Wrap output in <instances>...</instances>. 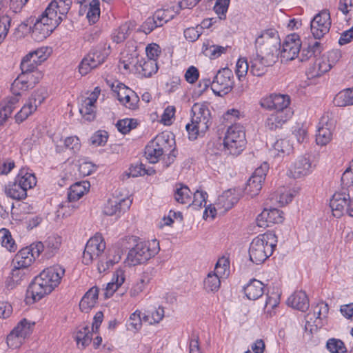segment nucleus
Listing matches in <instances>:
<instances>
[{"instance_id": "obj_1", "label": "nucleus", "mask_w": 353, "mask_h": 353, "mask_svg": "<svg viewBox=\"0 0 353 353\" xmlns=\"http://www.w3.org/2000/svg\"><path fill=\"white\" fill-rule=\"evenodd\" d=\"M64 274L65 269L59 265L43 270L30 284L27 290L28 298L30 296L34 302L41 300L60 283Z\"/></svg>"}, {"instance_id": "obj_2", "label": "nucleus", "mask_w": 353, "mask_h": 353, "mask_svg": "<svg viewBox=\"0 0 353 353\" xmlns=\"http://www.w3.org/2000/svg\"><path fill=\"white\" fill-rule=\"evenodd\" d=\"M256 54L269 62L276 63L279 55L281 42L278 32L273 28L263 30L256 39Z\"/></svg>"}, {"instance_id": "obj_3", "label": "nucleus", "mask_w": 353, "mask_h": 353, "mask_svg": "<svg viewBox=\"0 0 353 353\" xmlns=\"http://www.w3.org/2000/svg\"><path fill=\"white\" fill-rule=\"evenodd\" d=\"M276 243V236L271 232H265L254 238L249 248L250 261L255 264L263 263L273 254Z\"/></svg>"}, {"instance_id": "obj_4", "label": "nucleus", "mask_w": 353, "mask_h": 353, "mask_svg": "<svg viewBox=\"0 0 353 353\" xmlns=\"http://www.w3.org/2000/svg\"><path fill=\"white\" fill-rule=\"evenodd\" d=\"M105 249V243L101 234H96L87 242L83 253V263L89 265L94 259H99L98 270L100 272H105L112 267L115 262L112 260L103 261V254Z\"/></svg>"}, {"instance_id": "obj_5", "label": "nucleus", "mask_w": 353, "mask_h": 353, "mask_svg": "<svg viewBox=\"0 0 353 353\" xmlns=\"http://www.w3.org/2000/svg\"><path fill=\"white\" fill-rule=\"evenodd\" d=\"M174 144L172 135L168 132H163L148 143L145 148V156L151 163L158 162L159 158L168 151L170 152V155L174 157V150L171 149Z\"/></svg>"}, {"instance_id": "obj_6", "label": "nucleus", "mask_w": 353, "mask_h": 353, "mask_svg": "<svg viewBox=\"0 0 353 353\" xmlns=\"http://www.w3.org/2000/svg\"><path fill=\"white\" fill-rule=\"evenodd\" d=\"M223 150L227 154L238 156L246 145L244 128L239 124L230 126L223 139Z\"/></svg>"}, {"instance_id": "obj_7", "label": "nucleus", "mask_w": 353, "mask_h": 353, "mask_svg": "<svg viewBox=\"0 0 353 353\" xmlns=\"http://www.w3.org/2000/svg\"><path fill=\"white\" fill-rule=\"evenodd\" d=\"M159 243L153 241L152 243L140 241L130 250L128 254V261L131 265H137L145 263L154 256L159 252Z\"/></svg>"}, {"instance_id": "obj_8", "label": "nucleus", "mask_w": 353, "mask_h": 353, "mask_svg": "<svg viewBox=\"0 0 353 353\" xmlns=\"http://www.w3.org/2000/svg\"><path fill=\"white\" fill-rule=\"evenodd\" d=\"M61 19H54L45 10L41 16L37 18L32 28L31 35L36 41H41L46 39L60 24Z\"/></svg>"}, {"instance_id": "obj_9", "label": "nucleus", "mask_w": 353, "mask_h": 353, "mask_svg": "<svg viewBox=\"0 0 353 353\" xmlns=\"http://www.w3.org/2000/svg\"><path fill=\"white\" fill-rule=\"evenodd\" d=\"M110 47L106 45L99 46L92 50L81 61L79 70L81 74H86L88 72L102 64L110 54Z\"/></svg>"}, {"instance_id": "obj_10", "label": "nucleus", "mask_w": 353, "mask_h": 353, "mask_svg": "<svg viewBox=\"0 0 353 353\" xmlns=\"http://www.w3.org/2000/svg\"><path fill=\"white\" fill-rule=\"evenodd\" d=\"M233 73L228 68L219 70L212 81V90L217 95L223 97L229 93L234 85Z\"/></svg>"}, {"instance_id": "obj_11", "label": "nucleus", "mask_w": 353, "mask_h": 353, "mask_svg": "<svg viewBox=\"0 0 353 353\" xmlns=\"http://www.w3.org/2000/svg\"><path fill=\"white\" fill-rule=\"evenodd\" d=\"M47 93L44 89H40L33 92L28 101L16 114L15 120L17 123L25 121L30 115L36 111L46 98Z\"/></svg>"}, {"instance_id": "obj_12", "label": "nucleus", "mask_w": 353, "mask_h": 353, "mask_svg": "<svg viewBox=\"0 0 353 353\" xmlns=\"http://www.w3.org/2000/svg\"><path fill=\"white\" fill-rule=\"evenodd\" d=\"M331 27L330 14L323 10L316 14L310 23L311 32L316 39H320L328 33Z\"/></svg>"}, {"instance_id": "obj_13", "label": "nucleus", "mask_w": 353, "mask_h": 353, "mask_svg": "<svg viewBox=\"0 0 353 353\" xmlns=\"http://www.w3.org/2000/svg\"><path fill=\"white\" fill-rule=\"evenodd\" d=\"M290 99L288 95L272 94L261 99L260 105L267 110H274V112L285 113L292 111L290 108Z\"/></svg>"}, {"instance_id": "obj_14", "label": "nucleus", "mask_w": 353, "mask_h": 353, "mask_svg": "<svg viewBox=\"0 0 353 353\" xmlns=\"http://www.w3.org/2000/svg\"><path fill=\"white\" fill-rule=\"evenodd\" d=\"M301 48V42L298 34H292L287 36L281 50H279L281 61H289L298 57Z\"/></svg>"}, {"instance_id": "obj_15", "label": "nucleus", "mask_w": 353, "mask_h": 353, "mask_svg": "<svg viewBox=\"0 0 353 353\" xmlns=\"http://www.w3.org/2000/svg\"><path fill=\"white\" fill-rule=\"evenodd\" d=\"M313 168L310 157L305 154L295 160L290 167L288 174L292 178L299 179L310 174Z\"/></svg>"}, {"instance_id": "obj_16", "label": "nucleus", "mask_w": 353, "mask_h": 353, "mask_svg": "<svg viewBox=\"0 0 353 353\" xmlns=\"http://www.w3.org/2000/svg\"><path fill=\"white\" fill-rule=\"evenodd\" d=\"M121 63H123V67L126 70L130 68V65L134 64L137 70L144 77H150L158 70L157 61L152 59L145 60L143 59L139 61L137 60V57H135L132 58V61H130L123 59Z\"/></svg>"}, {"instance_id": "obj_17", "label": "nucleus", "mask_w": 353, "mask_h": 353, "mask_svg": "<svg viewBox=\"0 0 353 353\" xmlns=\"http://www.w3.org/2000/svg\"><path fill=\"white\" fill-rule=\"evenodd\" d=\"M61 244V238L57 235H52L48 237V239L42 242H37L36 243L32 244V247L34 248L36 250L34 252L40 254L42 252H44L45 256L47 258H51L57 253Z\"/></svg>"}, {"instance_id": "obj_18", "label": "nucleus", "mask_w": 353, "mask_h": 353, "mask_svg": "<svg viewBox=\"0 0 353 353\" xmlns=\"http://www.w3.org/2000/svg\"><path fill=\"white\" fill-rule=\"evenodd\" d=\"M34 248L32 245L28 248L21 249L14 256L12 260V266L21 269H29V267L34 261L35 259L39 256V254L34 252Z\"/></svg>"}, {"instance_id": "obj_19", "label": "nucleus", "mask_w": 353, "mask_h": 353, "mask_svg": "<svg viewBox=\"0 0 353 353\" xmlns=\"http://www.w3.org/2000/svg\"><path fill=\"white\" fill-rule=\"evenodd\" d=\"M283 212L276 209H264L256 217L257 225L259 227H268L270 224L281 223L283 221Z\"/></svg>"}, {"instance_id": "obj_20", "label": "nucleus", "mask_w": 353, "mask_h": 353, "mask_svg": "<svg viewBox=\"0 0 353 353\" xmlns=\"http://www.w3.org/2000/svg\"><path fill=\"white\" fill-rule=\"evenodd\" d=\"M72 3V0H54L45 10H46V13L52 16L54 19L60 17L62 21L70 10Z\"/></svg>"}, {"instance_id": "obj_21", "label": "nucleus", "mask_w": 353, "mask_h": 353, "mask_svg": "<svg viewBox=\"0 0 353 353\" xmlns=\"http://www.w3.org/2000/svg\"><path fill=\"white\" fill-rule=\"evenodd\" d=\"M349 195L345 193H335L330 201V207L332 214L336 218H340L347 212V205Z\"/></svg>"}, {"instance_id": "obj_22", "label": "nucleus", "mask_w": 353, "mask_h": 353, "mask_svg": "<svg viewBox=\"0 0 353 353\" xmlns=\"http://www.w3.org/2000/svg\"><path fill=\"white\" fill-rule=\"evenodd\" d=\"M29 269H21L13 266L10 276L6 282V288L12 290L28 279Z\"/></svg>"}, {"instance_id": "obj_23", "label": "nucleus", "mask_w": 353, "mask_h": 353, "mask_svg": "<svg viewBox=\"0 0 353 353\" xmlns=\"http://www.w3.org/2000/svg\"><path fill=\"white\" fill-rule=\"evenodd\" d=\"M199 190H196L193 194L189 188L182 184H176L174 197L175 201L181 204H186L188 206L194 205V198Z\"/></svg>"}, {"instance_id": "obj_24", "label": "nucleus", "mask_w": 353, "mask_h": 353, "mask_svg": "<svg viewBox=\"0 0 353 353\" xmlns=\"http://www.w3.org/2000/svg\"><path fill=\"white\" fill-rule=\"evenodd\" d=\"M288 305L301 312L307 310L310 306L309 299L304 291L294 292L287 300Z\"/></svg>"}, {"instance_id": "obj_25", "label": "nucleus", "mask_w": 353, "mask_h": 353, "mask_svg": "<svg viewBox=\"0 0 353 353\" xmlns=\"http://www.w3.org/2000/svg\"><path fill=\"white\" fill-rule=\"evenodd\" d=\"M293 114L292 111L285 110V112H273L271 114L265 121V127L270 130H275L281 128L283 123L289 120Z\"/></svg>"}, {"instance_id": "obj_26", "label": "nucleus", "mask_w": 353, "mask_h": 353, "mask_svg": "<svg viewBox=\"0 0 353 353\" xmlns=\"http://www.w3.org/2000/svg\"><path fill=\"white\" fill-rule=\"evenodd\" d=\"M274 63H269L266 59L256 54L250 62V72L254 76L261 77L267 72V68Z\"/></svg>"}, {"instance_id": "obj_27", "label": "nucleus", "mask_w": 353, "mask_h": 353, "mask_svg": "<svg viewBox=\"0 0 353 353\" xmlns=\"http://www.w3.org/2000/svg\"><path fill=\"white\" fill-rule=\"evenodd\" d=\"M97 101V96L94 94L91 97L83 99L81 104L79 112L82 117L86 121H93L96 116L95 103Z\"/></svg>"}, {"instance_id": "obj_28", "label": "nucleus", "mask_w": 353, "mask_h": 353, "mask_svg": "<svg viewBox=\"0 0 353 353\" xmlns=\"http://www.w3.org/2000/svg\"><path fill=\"white\" fill-rule=\"evenodd\" d=\"M244 292L248 299L256 300L264 294V284L253 279L244 288Z\"/></svg>"}, {"instance_id": "obj_29", "label": "nucleus", "mask_w": 353, "mask_h": 353, "mask_svg": "<svg viewBox=\"0 0 353 353\" xmlns=\"http://www.w3.org/2000/svg\"><path fill=\"white\" fill-rule=\"evenodd\" d=\"M125 272L122 269H118L113 274L112 281L108 283L105 289V297L110 298L114 292L124 283Z\"/></svg>"}, {"instance_id": "obj_30", "label": "nucleus", "mask_w": 353, "mask_h": 353, "mask_svg": "<svg viewBox=\"0 0 353 353\" xmlns=\"http://www.w3.org/2000/svg\"><path fill=\"white\" fill-rule=\"evenodd\" d=\"M135 27L134 21H126L121 24L112 33V40L117 43L123 42Z\"/></svg>"}, {"instance_id": "obj_31", "label": "nucleus", "mask_w": 353, "mask_h": 353, "mask_svg": "<svg viewBox=\"0 0 353 353\" xmlns=\"http://www.w3.org/2000/svg\"><path fill=\"white\" fill-rule=\"evenodd\" d=\"M88 181L77 182L72 185L68 192V199L70 201H76L82 197L90 188Z\"/></svg>"}, {"instance_id": "obj_32", "label": "nucleus", "mask_w": 353, "mask_h": 353, "mask_svg": "<svg viewBox=\"0 0 353 353\" xmlns=\"http://www.w3.org/2000/svg\"><path fill=\"white\" fill-rule=\"evenodd\" d=\"M125 202L126 201L125 199H119L117 198L109 199L104 205L103 212L108 216L117 214L121 212L124 205L125 208H129L128 205H125Z\"/></svg>"}, {"instance_id": "obj_33", "label": "nucleus", "mask_w": 353, "mask_h": 353, "mask_svg": "<svg viewBox=\"0 0 353 353\" xmlns=\"http://www.w3.org/2000/svg\"><path fill=\"white\" fill-rule=\"evenodd\" d=\"M99 288L92 287L90 288L81 299L79 307L82 311H88L93 307L98 299Z\"/></svg>"}, {"instance_id": "obj_34", "label": "nucleus", "mask_w": 353, "mask_h": 353, "mask_svg": "<svg viewBox=\"0 0 353 353\" xmlns=\"http://www.w3.org/2000/svg\"><path fill=\"white\" fill-rule=\"evenodd\" d=\"M15 179L18 183H21V186L26 189V192L34 188L37 184V179L34 174L29 172L26 168H22L19 170Z\"/></svg>"}, {"instance_id": "obj_35", "label": "nucleus", "mask_w": 353, "mask_h": 353, "mask_svg": "<svg viewBox=\"0 0 353 353\" xmlns=\"http://www.w3.org/2000/svg\"><path fill=\"white\" fill-rule=\"evenodd\" d=\"M234 190H228L223 192L218 198V205L224 211L231 209L239 201V198L234 194Z\"/></svg>"}, {"instance_id": "obj_36", "label": "nucleus", "mask_w": 353, "mask_h": 353, "mask_svg": "<svg viewBox=\"0 0 353 353\" xmlns=\"http://www.w3.org/2000/svg\"><path fill=\"white\" fill-rule=\"evenodd\" d=\"M333 102L339 107L353 105V88L340 91L334 98Z\"/></svg>"}, {"instance_id": "obj_37", "label": "nucleus", "mask_w": 353, "mask_h": 353, "mask_svg": "<svg viewBox=\"0 0 353 353\" xmlns=\"http://www.w3.org/2000/svg\"><path fill=\"white\" fill-rule=\"evenodd\" d=\"M21 183L14 179V181L6 188V193L8 196L17 200H22L27 196L26 189L21 185Z\"/></svg>"}, {"instance_id": "obj_38", "label": "nucleus", "mask_w": 353, "mask_h": 353, "mask_svg": "<svg viewBox=\"0 0 353 353\" xmlns=\"http://www.w3.org/2000/svg\"><path fill=\"white\" fill-rule=\"evenodd\" d=\"M0 243L2 247L10 252H14L18 248L11 232L6 228L0 229Z\"/></svg>"}, {"instance_id": "obj_39", "label": "nucleus", "mask_w": 353, "mask_h": 353, "mask_svg": "<svg viewBox=\"0 0 353 353\" xmlns=\"http://www.w3.org/2000/svg\"><path fill=\"white\" fill-rule=\"evenodd\" d=\"M200 135L205 134L212 124L210 110L205 104L200 106Z\"/></svg>"}, {"instance_id": "obj_40", "label": "nucleus", "mask_w": 353, "mask_h": 353, "mask_svg": "<svg viewBox=\"0 0 353 353\" xmlns=\"http://www.w3.org/2000/svg\"><path fill=\"white\" fill-rule=\"evenodd\" d=\"M197 106V103H195L192 108V117L196 115V108ZM199 117H196V119L192 118L190 123H188L185 125V130L188 132V139L191 141H196L199 137Z\"/></svg>"}, {"instance_id": "obj_41", "label": "nucleus", "mask_w": 353, "mask_h": 353, "mask_svg": "<svg viewBox=\"0 0 353 353\" xmlns=\"http://www.w3.org/2000/svg\"><path fill=\"white\" fill-rule=\"evenodd\" d=\"M92 332L90 331L88 326L80 327L75 335V341L79 347L85 348L92 341Z\"/></svg>"}, {"instance_id": "obj_42", "label": "nucleus", "mask_w": 353, "mask_h": 353, "mask_svg": "<svg viewBox=\"0 0 353 353\" xmlns=\"http://www.w3.org/2000/svg\"><path fill=\"white\" fill-rule=\"evenodd\" d=\"M321 50V43L319 41H315L313 44L308 45L306 48H303L301 50V55H298V57L301 61H305L312 56L317 57L319 55Z\"/></svg>"}, {"instance_id": "obj_43", "label": "nucleus", "mask_w": 353, "mask_h": 353, "mask_svg": "<svg viewBox=\"0 0 353 353\" xmlns=\"http://www.w3.org/2000/svg\"><path fill=\"white\" fill-rule=\"evenodd\" d=\"M34 53V51H32L22 59L20 65L21 70H32L37 69L38 65L42 63V61Z\"/></svg>"}, {"instance_id": "obj_44", "label": "nucleus", "mask_w": 353, "mask_h": 353, "mask_svg": "<svg viewBox=\"0 0 353 353\" xmlns=\"http://www.w3.org/2000/svg\"><path fill=\"white\" fill-rule=\"evenodd\" d=\"M226 51V48L210 44L209 42L203 43L202 46V53L210 59H215L219 57L223 53Z\"/></svg>"}, {"instance_id": "obj_45", "label": "nucleus", "mask_w": 353, "mask_h": 353, "mask_svg": "<svg viewBox=\"0 0 353 353\" xmlns=\"http://www.w3.org/2000/svg\"><path fill=\"white\" fill-rule=\"evenodd\" d=\"M220 279L213 272H209L203 281V289L208 292L218 291L221 286Z\"/></svg>"}, {"instance_id": "obj_46", "label": "nucleus", "mask_w": 353, "mask_h": 353, "mask_svg": "<svg viewBox=\"0 0 353 353\" xmlns=\"http://www.w3.org/2000/svg\"><path fill=\"white\" fill-rule=\"evenodd\" d=\"M34 326V322L31 323L30 321H28L24 319L21 320L12 330L21 336L23 339H26L31 334Z\"/></svg>"}, {"instance_id": "obj_47", "label": "nucleus", "mask_w": 353, "mask_h": 353, "mask_svg": "<svg viewBox=\"0 0 353 353\" xmlns=\"http://www.w3.org/2000/svg\"><path fill=\"white\" fill-rule=\"evenodd\" d=\"M150 281V278L147 274L141 275L139 280L132 286L129 292L130 296L133 298L138 296L144 290Z\"/></svg>"}, {"instance_id": "obj_48", "label": "nucleus", "mask_w": 353, "mask_h": 353, "mask_svg": "<svg viewBox=\"0 0 353 353\" xmlns=\"http://www.w3.org/2000/svg\"><path fill=\"white\" fill-rule=\"evenodd\" d=\"M292 150V147L289 140L286 139H278L273 144V151L277 152L275 154L276 156L289 154Z\"/></svg>"}, {"instance_id": "obj_49", "label": "nucleus", "mask_w": 353, "mask_h": 353, "mask_svg": "<svg viewBox=\"0 0 353 353\" xmlns=\"http://www.w3.org/2000/svg\"><path fill=\"white\" fill-rule=\"evenodd\" d=\"M208 197V194L205 192L200 190V198L202 199V201L200 202V208L202 207L203 202H204V207L205 209L203 212V218L205 220H208V219L210 220H213L216 214V210L215 207L212 206V204L206 206V198Z\"/></svg>"}, {"instance_id": "obj_50", "label": "nucleus", "mask_w": 353, "mask_h": 353, "mask_svg": "<svg viewBox=\"0 0 353 353\" xmlns=\"http://www.w3.org/2000/svg\"><path fill=\"white\" fill-rule=\"evenodd\" d=\"M262 183L261 180L254 179L252 176L248 179L245 188V193L253 197L257 195L262 188Z\"/></svg>"}, {"instance_id": "obj_51", "label": "nucleus", "mask_w": 353, "mask_h": 353, "mask_svg": "<svg viewBox=\"0 0 353 353\" xmlns=\"http://www.w3.org/2000/svg\"><path fill=\"white\" fill-rule=\"evenodd\" d=\"M332 137L331 130L327 127H319L316 134V142L318 145H325Z\"/></svg>"}, {"instance_id": "obj_52", "label": "nucleus", "mask_w": 353, "mask_h": 353, "mask_svg": "<svg viewBox=\"0 0 353 353\" xmlns=\"http://www.w3.org/2000/svg\"><path fill=\"white\" fill-rule=\"evenodd\" d=\"M13 94L14 95L6 99L1 106L3 108V111L9 116L11 115L14 110L18 106L21 97L19 92H13Z\"/></svg>"}, {"instance_id": "obj_53", "label": "nucleus", "mask_w": 353, "mask_h": 353, "mask_svg": "<svg viewBox=\"0 0 353 353\" xmlns=\"http://www.w3.org/2000/svg\"><path fill=\"white\" fill-rule=\"evenodd\" d=\"M230 261L226 257L220 258L215 265L214 274L221 278L226 277L230 272Z\"/></svg>"}, {"instance_id": "obj_54", "label": "nucleus", "mask_w": 353, "mask_h": 353, "mask_svg": "<svg viewBox=\"0 0 353 353\" xmlns=\"http://www.w3.org/2000/svg\"><path fill=\"white\" fill-rule=\"evenodd\" d=\"M329 308L327 304L322 302L318 303L315 307H314L313 312L307 314L306 317L310 321L313 320V317L316 319H321L326 317Z\"/></svg>"}, {"instance_id": "obj_55", "label": "nucleus", "mask_w": 353, "mask_h": 353, "mask_svg": "<svg viewBox=\"0 0 353 353\" xmlns=\"http://www.w3.org/2000/svg\"><path fill=\"white\" fill-rule=\"evenodd\" d=\"M326 348L330 353H345L347 351L344 343L341 340L335 338L327 340Z\"/></svg>"}, {"instance_id": "obj_56", "label": "nucleus", "mask_w": 353, "mask_h": 353, "mask_svg": "<svg viewBox=\"0 0 353 353\" xmlns=\"http://www.w3.org/2000/svg\"><path fill=\"white\" fill-rule=\"evenodd\" d=\"M143 164H135L131 165V167L128 169V171H125L122 174L121 178L122 180H125L130 177H138L139 176H143L146 174L145 169L143 167Z\"/></svg>"}, {"instance_id": "obj_57", "label": "nucleus", "mask_w": 353, "mask_h": 353, "mask_svg": "<svg viewBox=\"0 0 353 353\" xmlns=\"http://www.w3.org/2000/svg\"><path fill=\"white\" fill-rule=\"evenodd\" d=\"M100 2L99 0H92L89 4L87 18L90 22L94 23L100 16Z\"/></svg>"}, {"instance_id": "obj_58", "label": "nucleus", "mask_w": 353, "mask_h": 353, "mask_svg": "<svg viewBox=\"0 0 353 353\" xmlns=\"http://www.w3.org/2000/svg\"><path fill=\"white\" fill-rule=\"evenodd\" d=\"M299 191V188L288 190H287L285 188H283L278 192L279 194L278 198L279 202L282 205L288 204L292 201L293 198L298 194Z\"/></svg>"}, {"instance_id": "obj_59", "label": "nucleus", "mask_w": 353, "mask_h": 353, "mask_svg": "<svg viewBox=\"0 0 353 353\" xmlns=\"http://www.w3.org/2000/svg\"><path fill=\"white\" fill-rule=\"evenodd\" d=\"M339 10L345 16V20L350 21L353 18L352 0H339Z\"/></svg>"}, {"instance_id": "obj_60", "label": "nucleus", "mask_w": 353, "mask_h": 353, "mask_svg": "<svg viewBox=\"0 0 353 353\" xmlns=\"http://www.w3.org/2000/svg\"><path fill=\"white\" fill-rule=\"evenodd\" d=\"M136 120L132 119H124L119 120L116 124L117 130L123 134L128 133L132 129L137 127Z\"/></svg>"}, {"instance_id": "obj_61", "label": "nucleus", "mask_w": 353, "mask_h": 353, "mask_svg": "<svg viewBox=\"0 0 353 353\" xmlns=\"http://www.w3.org/2000/svg\"><path fill=\"white\" fill-rule=\"evenodd\" d=\"M23 73L27 77L28 84L30 87V88H33L37 83H38L41 79L43 74L42 73L37 69H33L32 70L26 71L24 70H21Z\"/></svg>"}, {"instance_id": "obj_62", "label": "nucleus", "mask_w": 353, "mask_h": 353, "mask_svg": "<svg viewBox=\"0 0 353 353\" xmlns=\"http://www.w3.org/2000/svg\"><path fill=\"white\" fill-rule=\"evenodd\" d=\"M27 77L21 71V73L17 77L12 84L11 89L13 92H19V90H27L31 89L28 84Z\"/></svg>"}, {"instance_id": "obj_63", "label": "nucleus", "mask_w": 353, "mask_h": 353, "mask_svg": "<svg viewBox=\"0 0 353 353\" xmlns=\"http://www.w3.org/2000/svg\"><path fill=\"white\" fill-rule=\"evenodd\" d=\"M230 3V0H216L214 10L218 14L219 19H225Z\"/></svg>"}, {"instance_id": "obj_64", "label": "nucleus", "mask_w": 353, "mask_h": 353, "mask_svg": "<svg viewBox=\"0 0 353 353\" xmlns=\"http://www.w3.org/2000/svg\"><path fill=\"white\" fill-rule=\"evenodd\" d=\"M163 26V23L158 22L154 15L152 17H148L142 24L141 29L145 34H150L156 28Z\"/></svg>"}]
</instances>
